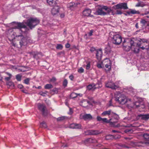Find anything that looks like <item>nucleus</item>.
Here are the masks:
<instances>
[{
  "label": "nucleus",
  "instance_id": "27",
  "mask_svg": "<svg viewBox=\"0 0 149 149\" xmlns=\"http://www.w3.org/2000/svg\"><path fill=\"white\" fill-rule=\"evenodd\" d=\"M139 47L138 45H136L135 46H133L132 47L131 49L134 52L138 53L139 51Z\"/></svg>",
  "mask_w": 149,
  "mask_h": 149
},
{
  "label": "nucleus",
  "instance_id": "15",
  "mask_svg": "<svg viewBox=\"0 0 149 149\" xmlns=\"http://www.w3.org/2000/svg\"><path fill=\"white\" fill-rule=\"evenodd\" d=\"M149 144V143L146 141H139L136 142V146L139 147H143L145 145H147Z\"/></svg>",
  "mask_w": 149,
  "mask_h": 149
},
{
  "label": "nucleus",
  "instance_id": "46",
  "mask_svg": "<svg viewBox=\"0 0 149 149\" xmlns=\"http://www.w3.org/2000/svg\"><path fill=\"white\" fill-rule=\"evenodd\" d=\"M47 91H45V92H40L39 93V94L40 95L43 96H45L46 95V93H47Z\"/></svg>",
  "mask_w": 149,
  "mask_h": 149
},
{
  "label": "nucleus",
  "instance_id": "26",
  "mask_svg": "<svg viewBox=\"0 0 149 149\" xmlns=\"http://www.w3.org/2000/svg\"><path fill=\"white\" fill-rule=\"evenodd\" d=\"M26 27V25H25L24 23H17V26L15 27V29H20L22 28H25Z\"/></svg>",
  "mask_w": 149,
  "mask_h": 149
},
{
  "label": "nucleus",
  "instance_id": "24",
  "mask_svg": "<svg viewBox=\"0 0 149 149\" xmlns=\"http://www.w3.org/2000/svg\"><path fill=\"white\" fill-rule=\"evenodd\" d=\"M88 134L90 135H97L99 134V131L93 130H90L87 131Z\"/></svg>",
  "mask_w": 149,
  "mask_h": 149
},
{
  "label": "nucleus",
  "instance_id": "11",
  "mask_svg": "<svg viewBox=\"0 0 149 149\" xmlns=\"http://www.w3.org/2000/svg\"><path fill=\"white\" fill-rule=\"evenodd\" d=\"M105 86L107 87L112 89L116 90L119 87L118 86L115 85L114 83L111 81H109L106 83Z\"/></svg>",
  "mask_w": 149,
  "mask_h": 149
},
{
  "label": "nucleus",
  "instance_id": "39",
  "mask_svg": "<svg viewBox=\"0 0 149 149\" xmlns=\"http://www.w3.org/2000/svg\"><path fill=\"white\" fill-rule=\"evenodd\" d=\"M143 136L146 139L149 140V134L147 133H145L143 135Z\"/></svg>",
  "mask_w": 149,
  "mask_h": 149
},
{
  "label": "nucleus",
  "instance_id": "28",
  "mask_svg": "<svg viewBox=\"0 0 149 149\" xmlns=\"http://www.w3.org/2000/svg\"><path fill=\"white\" fill-rule=\"evenodd\" d=\"M57 3V0H54L53 1L50 2L48 3V4L51 6L54 7L57 6L56 5Z\"/></svg>",
  "mask_w": 149,
  "mask_h": 149
},
{
  "label": "nucleus",
  "instance_id": "56",
  "mask_svg": "<svg viewBox=\"0 0 149 149\" xmlns=\"http://www.w3.org/2000/svg\"><path fill=\"white\" fill-rule=\"evenodd\" d=\"M93 30H91L90 31L89 33H88V36H91L93 35Z\"/></svg>",
  "mask_w": 149,
  "mask_h": 149
},
{
  "label": "nucleus",
  "instance_id": "30",
  "mask_svg": "<svg viewBox=\"0 0 149 149\" xmlns=\"http://www.w3.org/2000/svg\"><path fill=\"white\" fill-rule=\"evenodd\" d=\"M76 6L75 3L74 2L70 3L67 5L68 8H70V9Z\"/></svg>",
  "mask_w": 149,
  "mask_h": 149
},
{
  "label": "nucleus",
  "instance_id": "17",
  "mask_svg": "<svg viewBox=\"0 0 149 149\" xmlns=\"http://www.w3.org/2000/svg\"><path fill=\"white\" fill-rule=\"evenodd\" d=\"M33 57L36 59H38L42 57V55L41 52H33L32 53Z\"/></svg>",
  "mask_w": 149,
  "mask_h": 149
},
{
  "label": "nucleus",
  "instance_id": "9",
  "mask_svg": "<svg viewBox=\"0 0 149 149\" xmlns=\"http://www.w3.org/2000/svg\"><path fill=\"white\" fill-rule=\"evenodd\" d=\"M38 106L39 109L42 111V115L45 116H46L47 115L48 112L45 106L39 103L38 104Z\"/></svg>",
  "mask_w": 149,
  "mask_h": 149
},
{
  "label": "nucleus",
  "instance_id": "61",
  "mask_svg": "<svg viewBox=\"0 0 149 149\" xmlns=\"http://www.w3.org/2000/svg\"><path fill=\"white\" fill-rule=\"evenodd\" d=\"M23 87V85H22V84H19L18 86V87L20 89L22 88Z\"/></svg>",
  "mask_w": 149,
  "mask_h": 149
},
{
  "label": "nucleus",
  "instance_id": "4",
  "mask_svg": "<svg viewBox=\"0 0 149 149\" xmlns=\"http://www.w3.org/2000/svg\"><path fill=\"white\" fill-rule=\"evenodd\" d=\"M39 20L36 18H31L27 20L26 22L27 26L31 29L38 24Z\"/></svg>",
  "mask_w": 149,
  "mask_h": 149
},
{
  "label": "nucleus",
  "instance_id": "7",
  "mask_svg": "<svg viewBox=\"0 0 149 149\" xmlns=\"http://www.w3.org/2000/svg\"><path fill=\"white\" fill-rule=\"evenodd\" d=\"M112 8L115 10L123 9L126 10L128 8L126 3H121L113 6Z\"/></svg>",
  "mask_w": 149,
  "mask_h": 149
},
{
  "label": "nucleus",
  "instance_id": "43",
  "mask_svg": "<svg viewBox=\"0 0 149 149\" xmlns=\"http://www.w3.org/2000/svg\"><path fill=\"white\" fill-rule=\"evenodd\" d=\"M63 47V46L61 44H58L56 47V49H62Z\"/></svg>",
  "mask_w": 149,
  "mask_h": 149
},
{
  "label": "nucleus",
  "instance_id": "16",
  "mask_svg": "<svg viewBox=\"0 0 149 149\" xmlns=\"http://www.w3.org/2000/svg\"><path fill=\"white\" fill-rule=\"evenodd\" d=\"M81 125L80 124L72 123L71 124L69 127L72 129H80L81 128Z\"/></svg>",
  "mask_w": 149,
  "mask_h": 149
},
{
  "label": "nucleus",
  "instance_id": "2",
  "mask_svg": "<svg viewBox=\"0 0 149 149\" xmlns=\"http://www.w3.org/2000/svg\"><path fill=\"white\" fill-rule=\"evenodd\" d=\"M138 41L137 42L134 40V46L138 45L143 50L148 49H149V43L146 40L139 39Z\"/></svg>",
  "mask_w": 149,
  "mask_h": 149
},
{
  "label": "nucleus",
  "instance_id": "41",
  "mask_svg": "<svg viewBox=\"0 0 149 149\" xmlns=\"http://www.w3.org/2000/svg\"><path fill=\"white\" fill-rule=\"evenodd\" d=\"M68 84V81L66 79H65L63 82V85L64 87H66L67 86Z\"/></svg>",
  "mask_w": 149,
  "mask_h": 149
},
{
  "label": "nucleus",
  "instance_id": "22",
  "mask_svg": "<svg viewBox=\"0 0 149 149\" xmlns=\"http://www.w3.org/2000/svg\"><path fill=\"white\" fill-rule=\"evenodd\" d=\"M96 56L98 60H100L102 54V52L101 49H99L96 50Z\"/></svg>",
  "mask_w": 149,
  "mask_h": 149
},
{
  "label": "nucleus",
  "instance_id": "14",
  "mask_svg": "<svg viewBox=\"0 0 149 149\" xmlns=\"http://www.w3.org/2000/svg\"><path fill=\"white\" fill-rule=\"evenodd\" d=\"M92 116L90 114H86L84 115H81L80 118L81 119H83L84 120H90L92 119Z\"/></svg>",
  "mask_w": 149,
  "mask_h": 149
},
{
  "label": "nucleus",
  "instance_id": "12",
  "mask_svg": "<svg viewBox=\"0 0 149 149\" xmlns=\"http://www.w3.org/2000/svg\"><path fill=\"white\" fill-rule=\"evenodd\" d=\"M137 120L141 119L145 121L149 119V113L146 114H139L136 117Z\"/></svg>",
  "mask_w": 149,
  "mask_h": 149
},
{
  "label": "nucleus",
  "instance_id": "5",
  "mask_svg": "<svg viewBox=\"0 0 149 149\" xmlns=\"http://www.w3.org/2000/svg\"><path fill=\"white\" fill-rule=\"evenodd\" d=\"M115 100L118 103L122 104H125L127 101L126 96L120 93L115 95Z\"/></svg>",
  "mask_w": 149,
  "mask_h": 149
},
{
  "label": "nucleus",
  "instance_id": "40",
  "mask_svg": "<svg viewBox=\"0 0 149 149\" xmlns=\"http://www.w3.org/2000/svg\"><path fill=\"white\" fill-rule=\"evenodd\" d=\"M113 136L111 135H107L105 137L106 139L107 140L111 139L112 138H113Z\"/></svg>",
  "mask_w": 149,
  "mask_h": 149
},
{
  "label": "nucleus",
  "instance_id": "36",
  "mask_svg": "<svg viewBox=\"0 0 149 149\" xmlns=\"http://www.w3.org/2000/svg\"><path fill=\"white\" fill-rule=\"evenodd\" d=\"M95 84H89L87 86V88L89 90H91L95 86Z\"/></svg>",
  "mask_w": 149,
  "mask_h": 149
},
{
  "label": "nucleus",
  "instance_id": "31",
  "mask_svg": "<svg viewBox=\"0 0 149 149\" xmlns=\"http://www.w3.org/2000/svg\"><path fill=\"white\" fill-rule=\"evenodd\" d=\"M67 118H68L67 117L65 116H62L57 118V120L58 121H61L66 119H67Z\"/></svg>",
  "mask_w": 149,
  "mask_h": 149
},
{
  "label": "nucleus",
  "instance_id": "51",
  "mask_svg": "<svg viewBox=\"0 0 149 149\" xmlns=\"http://www.w3.org/2000/svg\"><path fill=\"white\" fill-rule=\"evenodd\" d=\"M91 140V138H88L87 139H86L84 141V142L86 143L87 142H90Z\"/></svg>",
  "mask_w": 149,
  "mask_h": 149
},
{
  "label": "nucleus",
  "instance_id": "10",
  "mask_svg": "<svg viewBox=\"0 0 149 149\" xmlns=\"http://www.w3.org/2000/svg\"><path fill=\"white\" fill-rule=\"evenodd\" d=\"M60 8V7L58 6L54 7L51 10L52 14L53 16L58 15L59 13Z\"/></svg>",
  "mask_w": 149,
  "mask_h": 149
},
{
  "label": "nucleus",
  "instance_id": "23",
  "mask_svg": "<svg viewBox=\"0 0 149 149\" xmlns=\"http://www.w3.org/2000/svg\"><path fill=\"white\" fill-rule=\"evenodd\" d=\"M91 13V10L89 9H87L83 11V14L85 16H88L90 15Z\"/></svg>",
  "mask_w": 149,
  "mask_h": 149
},
{
  "label": "nucleus",
  "instance_id": "32",
  "mask_svg": "<svg viewBox=\"0 0 149 149\" xmlns=\"http://www.w3.org/2000/svg\"><path fill=\"white\" fill-rule=\"evenodd\" d=\"M6 85L8 88H13L14 86L13 83L12 82H8Z\"/></svg>",
  "mask_w": 149,
  "mask_h": 149
},
{
  "label": "nucleus",
  "instance_id": "1",
  "mask_svg": "<svg viewBox=\"0 0 149 149\" xmlns=\"http://www.w3.org/2000/svg\"><path fill=\"white\" fill-rule=\"evenodd\" d=\"M134 38L124 40L122 44L123 49L126 51H129L132 47L134 46Z\"/></svg>",
  "mask_w": 149,
  "mask_h": 149
},
{
  "label": "nucleus",
  "instance_id": "60",
  "mask_svg": "<svg viewBox=\"0 0 149 149\" xmlns=\"http://www.w3.org/2000/svg\"><path fill=\"white\" fill-rule=\"evenodd\" d=\"M95 50V49L93 47H91L90 49V51L91 52H93Z\"/></svg>",
  "mask_w": 149,
  "mask_h": 149
},
{
  "label": "nucleus",
  "instance_id": "35",
  "mask_svg": "<svg viewBox=\"0 0 149 149\" xmlns=\"http://www.w3.org/2000/svg\"><path fill=\"white\" fill-rule=\"evenodd\" d=\"M145 4L141 2L138 3L136 5V7L141 6L142 7H144L145 6Z\"/></svg>",
  "mask_w": 149,
  "mask_h": 149
},
{
  "label": "nucleus",
  "instance_id": "3",
  "mask_svg": "<svg viewBox=\"0 0 149 149\" xmlns=\"http://www.w3.org/2000/svg\"><path fill=\"white\" fill-rule=\"evenodd\" d=\"M16 38L17 41L15 43H13V45L14 46H17L18 44L20 45L21 47L23 46L26 45L27 44V40L26 38L24 37L22 35L16 36Z\"/></svg>",
  "mask_w": 149,
  "mask_h": 149
},
{
  "label": "nucleus",
  "instance_id": "57",
  "mask_svg": "<svg viewBox=\"0 0 149 149\" xmlns=\"http://www.w3.org/2000/svg\"><path fill=\"white\" fill-rule=\"evenodd\" d=\"M69 78L72 81L73 80L74 77L72 75H71L69 76Z\"/></svg>",
  "mask_w": 149,
  "mask_h": 149
},
{
  "label": "nucleus",
  "instance_id": "8",
  "mask_svg": "<svg viewBox=\"0 0 149 149\" xmlns=\"http://www.w3.org/2000/svg\"><path fill=\"white\" fill-rule=\"evenodd\" d=\"M111 116L112 117V118H111L113 119V120H112V121L115 122L114 124L112 125V126L116 127H119V124H118L117 125H116V123L118 121L119 119V117L118 115L113 112L112 113Z\"/></svg>",
  "mask_w": 149,
  "mask_h": 149
},
{
  "label": "nucleus",
  "instance_id": "33",
  "mask_svg": "<svg viewBox=\"0 0 149 149\" xmlns=\"http://www.w3.org/2000/svg\"><path fill=\"white\" fill-rule=\"evenodd\" d=\"M122 13V11L118 9H117L116 10V12L115 13H113V12H112V14L113 15H114L115 14L116 15H121Z\"/></svg>",
  "mask_w": 149,
  "mask_h": 149
},
{
  "label": "nucleus",
  "instance_id": "18",
  "mask_svg": "<svg viewBox=\"0 0 149 149\" xmlns=\"http://www.w3.org/2000/svg\"><path fill=\"white\" fill-rule=\"evenodd\" d=\"M130 11H127L126 13L127 14H124L125 15H130L131 14H139L140 12L139 11H136L135 10H133L132 9H129Z\"/></svg>",
  "mask_w": 149,
  "mask_h": 149
},
{
  "label": "nucleus",
  "instance_id": "49",
  "mask_svg": "<svg viewBox=\"0 0 149 149\" xmlns=\"http://www.w3.org/2000/svg\"><path fill=\"white\" fill-rule=\"evenodd\" d=\"M87 65H86V69H89L90 68V62H87Z\"/></svg>",
  "mask_w": 149,
  "mask_h": 149
},
{
  "label": "nucleus",
  "instance_id": "62",
  "mask_svg": "<svg viewBox=\"0 0 149 149\" xmlns=\"http://www.w3.org/2000/svg\"><path fill=\"white\" fill-rule=\"evenodd\" d=\"M10 77H6L5 78V80L7 81H9L11 78Z\"/></svg>",
  "mask_w": 149,
  "mask_h": 149
},
{
  "label": "nucleus",
  "instance_id": "54",
  "mask_svg": "<svg viewBox=\"0 0 149 149\" xmlns=\"http://www.w3.org/2000/svg\"><path fill=\"white\" fill-rule=\"evenodd\" d=\"M121 146L123 148H130V147H128L127 146H126L125 145H123V144H122V145H121Z\"/></svg>",
  "mask_w": 149,
  "mask_h": 149
},
{
  "label": "nucleus",
  "instance_id": "25",
  "mask_svg": "<svg viewBox=\"0 0 149 149\" xmlns=\"http://www.w3.org/2000/svg\"><path fill=\"white\" fill-rule=\"evenodd\" d=\"M112 112L113 111L111 110H109L108 111H104L101 114V115L103 116H104L107 115H111V116Z\"/></svg>",
  "mask_w": 149,
  "mask_h": 149
},
{
  "label": "nucleus",
  "instance_id": "63",
  "mask_svg": "<svg viewBox=\"0 0 149 149\" xmlns=\"http://www.w3.org/2000/svg\"><path fill=\"white\" fill-rule=\"evenodd\" d=\"M135 104L136 105V107H140V105L139 103L136 102Z\"/></svg>",
  "mask_w": 149,
  "mask_h": 149
},
{
  "label": "nucleus",
  "instance_id": "52",
  "mask_svg": "<svg viewBox=\"0 0 149 149\" xmlns=\"http://www.w3.org/2000/svg\"><path fill=\"white\" fill-rule=\"evenodd\" d=\"M52 91L54 92L55 93H57L58 92V89L57 88H54L53 89Z\"/></svg>",
  "mask_w": 149,
  "mask_h": 149
},
{
  "label": "nucleus",
  "instance_id": "53",
  "mask_svg": "<svg viewBox=\"0 0 149 149\" xmlns=\"http://www.w3.org/2000/svg\"><path fill=\"white\" fill-rule=\"evenodd\" d=\"M103 118H102L100 116H98L97 117V120L98 121H102Z\"/></svg>",
  "mask_w": 149,
  "mask_h": 149
},
{
  "label": "nucleus",
  "instance_id": "6",
  "mask_svg": "<svg viewBox=\"0 0 149 149\" xmlns=\"http://www.w3.org/2000/svg\"><path fill=\"white\" fill-rule=\"evenodd\" d=\"M111 41L113 44L116 45H118L122 41V38L118 34L114 35L112 38Z\"/></svg>",
  "mask_w": 149,
  "mask_h": 149
},
{
  "label": "nucleus",
  "instance_id": "34",
  "mask_svg": "<svg viewBox=\"0 0 149 149\" xmlns=\"http://www.w3.org/2000/svg\"><path fill=\"white\" fill-rule=\"evenodd\" d=\"M45 89H49L53 87V86L51 84H47L45 86Z\"/></svg>",
  "mask_w": 149,
  "mask_h": 149
},
{
  "label": "nucleus",
  "instance_id": "58",
  "mask_svg": "<svg viewBox=\"0 0 149 149\" xmlns=\"http://www.w3.org/2000/svg\"><path fill=\"white\" fill-rule=\"evenodd\" d=\"M97 67L99 68H102V64L100 63L97 64Z\"/></svg>",
  "mask_w": 149,
  "mask_h": 149
},
{
  "label": "nucleus",
  "instance_id": "37",
  "mask_svg": "<svg viewBox=\"0 0 149 149\" xmlns=\"http://www.w3.org/2000/svg\"><path fill=\"white\" fill-rule=\"evenodd\" d=\"M40 127L44 128H46L47 127V125L45 122L44 121H43L41 123Z\"/></svg>",
  "mask_w": 149,
  "mask_h": 149
},
{
  "label": "nucleus",
  "instance_id": "50",
  "mask_svg": "<svg viewBox=\"0 0 149 149\" xmlns=\"http://www.w3.org/2000/svg\"><path fill=\"white\" fill-rule=\"evenodd\" d=\"M143 25H145L146 23V21L144 19H142L140 22Z\"/></svg>",
  "mask_w": 149,
  "mask_h": 149
},
{
  "label": "nucleus",
  "instance_id": "21",
  "mask_svg": "<svg viewBox=\"0 0 149 149\" xmlns=\"http://www.w3.org/2000/svg\"><path fill=\"white\" fill-rule=\"evenodd\" d=\"M96 13L98 15H105L107 14L106 13L104 12L101 8H99L96 12Z\"/></svg>",
  "mask_w": 149,
  "mask_h": 149
},
{
  "label": "nucleus",
  "instance_id": "19",
  "mask_svg": "<svg viewBox=\"0 0 149 149\" xmlns=\"http://www.w3.org/2000/svg\"><path fill=\"white\" fill-rule=\"evenodd\" d=\"M113 120V118H111L109 120H108L107 118H103L102 120V121L103 122L108 123H109L110 125L112 126V125H114L115 122L112 121V120Z\"/></svg>",
  "mask_w": 149,
  "mask_h": 149
},
{
  "label": "nucleus",
  "instance_id": "13",
  "mask_svg": "<svg viewBox=\"0 0 149 149\" xmlns=\"http://www.w3.org/2000/svg\"><path fill=\"white\" fill-rule=\"evenodd\" d=\"M104 65L105 67L108 68V71H110L111 69V63L110 60L108 59H105L104 61Z\"/></svg>",
  "mask_w": 149,
  "mask_h": 149
},
{
  "label": "nucleus",
  "instance_id": "47",
  "mask_svg": "<svg viewBox=\"0 0 149 149\" xmlns=\"http://www.w3.org/2000/svg\"><path fill=\"white\" fill-rule=\"evenodd\" d=\"M78 72L79 73H82L84 72V69L83 68H82L81 67L78 70Z\"/></svg>",
  "mask_w": 149,
  "mask_h": 149
},
{
  "label": "nucleus",
  "instance_id": "42",
  "mask_svg": "<svg viewBox=\"0 0 149 149\" xmlns=\"http://www.w3.org/2000/svg\"><path fill=\"white\" fill-rule=\"evenodd\" d=\"M77 96V94L75 93H72L70 95V97L72 98H74L76 97Z\"/></svg>",
  "mask_w": 149,
  "mask_h": 149
},
{
  "label": "nucleus",
  "instance_id": "45",
  "mask_svg": "<svg viewBox=\"0 0 149 149\" xmlns=\"http://www.w3.org/2000/svg\"><path fill=\"white\" fill-rule=\"evenodd\" d=\"M30 80V79L29 78H27L26 79H25L24 80V83L27 84H29V81Z\"/></svg>",
  "mask_w": 149,
  "mask_h": 149
},
{
  "label": "nucleus",
  "instance_id": "38",
  "mask_svg": "<svg viewBox=\"0 0 149 149\" xmlns=\"http://www.w3.org/2000/svg\"><path fill=\"white\" fill-rule=\"evenodd\" d=\"M22 76L20 74H18L16 76V78L18 81H20L21 80Z\"/></svg>",
  "mask_w": 149,
  "mask_h": 149
},
{
  "label": "nucleus",
  "instance_id": "48",
  "mask_svg": "<svg viewBox=\"0 0 149 149\" xmlns=\"http://www.w3.org/2000/svg\"><path fill=\"white\" fill-rule=\"evenodd\" d=\"M136 142L131 141L130 143V145L133 147L136 146Z\"/></svg>",
  "mask_w": 149,
  "mask_h": 149
},
{
  "label": "nucleus",
  "instance_id": "55",
  "mask_svg": "<svg viewBox=\"0 0 149 149\" xmlns=\"http://www.w3.org/2000/svg\"><path fill=\"white\" fill-rule=\"evenodd\" d=\"M101 8H102L103 10H105L106 11L107 10L108 8L107 6H103Z\"/></svg>",
  "mask_w": 149,
  "mask_h": 149
},
{
  "label": "nucleus",
  "instance_id": "29",
  "mask_svg": "<svg viewBox=\"0 0 149 149\" xmlns=\"http://www.w3.org/2000/svg\"><path fill=\"white\" fill-rule=\"evenodd\" d=\"M104 51V52L107 54H109L110 53L111 51L110 47L109 46H107L105 48Z\"/></svg>",
  "mask_w": 149,
  "mask_h": 149
},
{
  "label": "nucleus",
  "instance_id": "59",
  "mask_svg": "<svg viewBox=\"0 0 149 149\" xmlns=\"http://www.w3.org/2000/svg\"><path fill=\"white\" fill-rule=\"evenodd\" d=\"M70 45L68 43L65 45V46L66 48H69L70 47Z\"/></svg>",
  "mask_w": 149,
  "mask_h": 149
},
{
  "label": "nucleus",
  "instance_id": "64",
  "mask_svg": "<svg viewBox=\"0 0 149 149\" xmlns=\"http://www.w3.org/2000/svg\"><path fill=\"white\" fill-rule=\"evenodd\" d=\"M106 11H107V12L108 13H110L111 12H113L112 11V10H111L109 9L108 8L107 10Z\"/></svg>",
  "mask_w": 149,
  "mask_h": 149
},
{
  "label": "nucleus",
  "instance_id": "44",
  "mask_svg": "<svg viewBox=\"0 0 149 149\" xmlns=\"http://www.w3.org/2000/svg\"><path fill=\"white\" fill-rule=\"evenodd\" d=\"M56 81V79L55 77H53L50 80V82L52 83H55Z\"/></svg>",
  "mask_w": 149,
  "mask_h": 149
},
{
  "label": "nucleus",
  "instance_id": "20",
  "mask_svg": "<svg viewBox=\"0 0 149 149\" xmlns=\"http://www.w3.org/2000/svg\"><path fill=\"white\" fill-rule=\"evenodd\" d=\"M90 104V102L86 100H84L80 103V105L85 107H87L88 105Z\"/></svg>",
  "mask_w": 149,
  "mask_h": 149
}]
</instances>
